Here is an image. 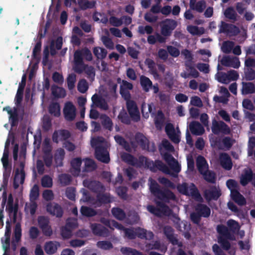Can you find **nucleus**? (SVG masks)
Listing matches in <instances>:
<instances>
[{"label":"nucleus","mask_w":255,"mask_h":255,"mask_svg":"<svg viewBox=\"0 0 255 255\" xmlns=\"http://www.w3.org/2000/svg\"><path fill=\"white\" fill-rule=\"evenodd\" d=\"M151 193L159 201H156L157 207L150 205L148 207V211L157 217H161L162 214L170 215L172 210L166 204L170 201H176L175 194L170 189L165 187H161L157 182L151 179L149 185Z\"/></svg>","instance_id":"1"},{"label":"nucleus","mask_w":255,"mask_h":255,"mask_svg":"<svg viewBox=\"0 0 255 255\" xmlns=\"http://www.w3.org/2000/svg\"><path fill=\"white\" fill-rule=\"evenodd\" d=\"M228 227L220 224L217 226V232L220 235L218 239V242L220 244L222 248L226 251L231 249V244L228 241L234 240V234L236 233L240 229V226L238 222L233 219L229 220L227 223Z\"/></svg>","instance_id":"2"},{"label":"nucleus","mask_w":255,"mask_h":255,"mask_svg":"<svg viewBox=\"0 0 255 255\" xmlns=\"http://www.w3.org/2000/svg\"><path fill=\"white\" fill-rule=\"evenodd\" d=\"M145 166L153 172H156L157 170H160L166 174H170L168 167L160 160H155L153 161L147 158Z\"/></svg>","instance_id":"3"},{"label":"nucleus","mask_w":255,"mask_h":255,"mask_svg":"<svg viewBox=\"0 0 255 255\" xmlns=\"http://www.w3.org/2000/svg\"><path fill=\"white\" fill-rule=\"evenodd\" d=\"M211 130L216 135L220 133L228 134L231 132L230 128L225 123L221 121H218L215 118L212 121Z\"/></svg>","instance_id":"4"},{"label":"nucleus","mask_w":255,"mask_h":255,"mask_svg":"<svg viewBox=\"0 0 255 255\" xmlns=\"http://www.w3.org/2000/svg\"><path fill=\"white\" fill-rule=\"evenodd\" d=\"M127 111L131 120L134 122H138L140 120V115L136 103L133 101L126 102Z\"/></svg>","instance_id":"5"},{"label":"nucleus","mask_w":255,"mask_h":255,"mask_svg":"<svg viewBox=\"0 0 255 255\" xmlns=\"http://www.w3.org/2000/svg\"><path fill=\"white\" fill-rule=\"evenodd\" d=\"M65 119L68 122L73 121L76 116V108L72 102L68 101L65 103L63 110Z\"/></svg>","instance_id":"6"},{"label":"nucleus","mask_w":255,"mask_h":255,"mask_svg":"<svg viewBox=\"0 0 255 255\" xmlns=\"http://www.w3.org/2000/svg\"><path fill=\"white\" fill-rule=\"evenodd\" d=\"M176 21L172 19H166L161 27V34L165 37L170 36L172 31L176 27Z\"/></svg>","instance_id":"7"},{"label":"nucleus","mask_w":255,"mask_h":255,"mask_svg":"<svg viewBox=\"0 0 255 255\" xmlns=\"http://www.w3.org/2000/svg\"><path fill=\"white\" fill-rule=\"evenodd\" d=\"M221 195V190L216 186H211L209 189H206L204 191V197L208 202L212 200H218Z\"/></svg>","instance_id":"8"},{"label":"nucleus","mask_w":255,"mask_h":255,"mask_svg":"<svg viewBox=\"0 0 255 255\" xmlns=\"http://www.w3.org/2000/svg\"><path fill=\"white\" fill-rule=\"evenodd\" d=\"M74 70L77 73H81L85 69L82 50H77L74 54Z\"/></svg>","instance_id":"9"},{"label":"nucleus","mask_w":255,"mask_h":255,"mask_svg":"<svg viewBox=\"0 0 255 255\" xmlns=\"http://www.w3.org/2000/svg\"><path fill=\"white\" fill-rule=\"evenodd\" d=\"M95 154L96 158L99 161L104 163H108L110 162L109 153L107 148L102 145L96 147Z\"/></svg>","instance_id":"10"},{"label":"nucleus","mask_w":255,"mask_h":255,"mask_svg":"<svg viewBox=\"0 0 255 255\" xmlns=\"http://www.w3.org/2000/svg\"><path fill=\"white\" fill-rule=\"evenodd\" d=\"M84 187L88 188L93 192L98 194L103 192L105 190L103 185L99 181L85 179L83 182Z\"/></svg>","instance_id":"11"},{"label":"nucleus","mask_w":255,"mask_h":255,"mask_svg":"<svg viewBox=\"0 0 255 255\" xmlns=\"http://www.w3.org/2000/svg\"><path fill=\"white\" fill-rule=\"evenodd\" d=\"M240 31L239 27L234 24L231 23H227L224 21H221V25L220 27L219 32L227 33L231 35L236 36L237 35Z\"/></svg>","instance_id":"12"},{"label":"nucleus","mask_w":255,"mask_h":255,"mask_svg":"<svg viewBox=\"0 0 255 255\" xmlns=\"http://www.w3.org/2000/svg\"><path fill=\"white\" fill-rule=\"evenodd\" d=\"M113 201L109 193L100 192L97 194L96 199L92 202L95 207H100L102 205L107 204Z\"/></svg>","instance_id":"13"},{"label":"nucleus","mask_w":255,"mask_h":255,"mask_svg":"<svg viewBox=\"0 0 255 255\" xmlns=\"http://www.w3.org/2000/svg\"><path fill=\"white\" fill-rule=\"evenodd\" d=\"M71 133L67 129L55 130L52 134V139L54 143H58L59 141H67L71 137Z\"/></svg>","instance_id":"14"},{"label":"nucleus","mask_w":255,"mask_h":255,"mask_svg":"<svg viewBox=\"0 0 255 255\" xmlns=\"http://www.w3.org/2000/svg\"><path fill=\"white\" fill-rule=\"evenodd\" d=\"M90 228L94 235L103 237H108L110 236L109 230L100 224L92 223Z\"/></svg>","instance_id":"15"},{"label":"nucleus","mask_w":255,"mask_h":255,"mask_svg":"<svg viewBox=\"0 0 255 255\" xmlns=\"http://www.w3.org/2000/svg\"><path fill=\"white\" fill-rule=\"evenodd\" d=\"M47 211L51 215L57 218H61L63 214V210L60 205L56 203H48L46 206Z\"/></svg>","instance_id":"16"},{"label":"nucleus","mask_w":255,"mask_h":255,"mask_svg":"<svg viewBox=\"0 0 255 255\" xmlns=\"http://www.w3.org/2000/svg\"><path fill=\"white\" fill-rule=\"evenodd\" d=\"M134 139L136 142L143 150H149V140L143 133L140 132H136L134 136Z\"/></svg>","instance_id":"17"},{"label":"nucleus","mask_w":255,"mask_h":255,"mask_svg":"<svg viewBox=\"0 0 255 255\" xmlns=\"http://www.w3.org/2000/svg\"><path fill=\"white\" fill-rule=\"evenodd\" d=\"M60 247V244L58 242L50 241L45 243L44 250L47 255H51L55 254Z\"/></svg>","instance_id":"18"},{"label":"nucleus","mask_w":255,"mask_h":255,"mask_svg":"<svg viewBox=\"0 0 255 255\" xmlns=\"http://www.w3.org/2000/svg\"><path fill=\"white\" fill-rule=\"evenodd\" d=\"M163 233L168 240L173 245H177L178 244V239L174 235V230L169 226H165L163 228Z\"/></svg>","instance_id":"19"},{"label":"nucleus","mask_w":255,"mask_h":255,"mask_svg":"<svg viewBox=\"0 0 255 255\" xmlns=\"http://www.w3.org/2000/svg\"><path fill=\"white\" fill-rule=\"evenodd\" d=\"M195 211L203 218H208L211 214L210 208L204 204H197L195 207Z\"/></svg>","instance_id":"20"},{"label":"nucleus","mask_w":255,"mask_h":255,"mask_svg":"<svg viewBox=\"0 0 255 255\" xmlns=\"http://www.w3.org/2000/svg\"><path fill=\"white\" fill-rule=\"evenodd\" d=\"M136 237L141 239L151 240L153 238L154 234L151 231H147L146 230L138 227L135 228Z\"/></svg>","instance_id":"21"},{"label":"nucleus","mask_w":255,"mask_h":255,"mask_svg":"<svg viewBox=\"0 0 255 255\" xmlns=\"http://www.w3.org/2000/svg\"><path fill=\"white\" fill-rule=\"evenodd\" d=\"M220 162L222 166L225 169L229 170L232 169L233 163L230 156L227 153H222L220 155Z\"/></svg>","instance_id":"22"},{"label":"nucleus","mask_w":255,"mask_h":255,"mask_svg":"<svg viewBox=\"0 0 255 255\" xmlns=\"http://www.w3.org/2000/svg\"><path fill=\"white\" fill-rule=\"evenodd\" d=\"M191 133L196 135H202L204 132V128L197 121H193L190 123L189 126Z\"/></svg>","instance_id":"23"},{"label":"nucleus","mask_w":255,"mask_h":255,"mask_svg":"<svg viewBox=\"0 0 255 255\" xmlns=\"http://www.w3.org/2000/svg\"><path fill=\"white\" fill-rule=\"evenodd\" d=\"M253 172L251 169H245L244 173L240 178V183L243 186H246L253 179Z\"/></svg>","instance_id":"24"},{"label":"nucleus","mask_w":255,"mask_h":255,"mask_svg":"<svg viewBox=\"0 0 255 255\" xmlns=\"http://www.w3.org/2000/svg\"><path fill=\"white\" fill-rule=\"evenodd\" d=\"M225 17L231 22H235L238 20V14L232 6H229L226 8L224 12Z\"/></svg>","instance_id":"25"},{"label":"nucleus","mask_w":255,"mask_h":255,"mask_svg":"<svg viewBox=\"0 0 255 255\" xmlns=\"http://www.w3.org/2000/svg\"><path fill=\"white\" fill-rule=\"evenodd\" d=\"M231 197L232 199L239 205L243 206L246 204V199L238 190L232 191Z\"/></svg>","instance_id":"26"},{"label":"nucleus","mask_w":255,"mask_h":255,"mask_svg":"<svg viewBox=\"0 0 255 255\" xmlns=\"http://www.w3.org/2000/svg\"><path fill=\"white\" fill-rule=\"evenodd\" d=\"M100 118L103 128L106 129L111 131L113 129V123L110 118L106 114L101 115Z\"/></svg>","instance_id":"27"},{"label":"nucleus","mask_w":255,"mask_h":255,"mask_svg":"<svg viewBox=\"0 0 255 255\" xmlns=\"http://www.w3.org/2000/svg\"><path fill=\"white\" fill-rule=\"evenodd\" d=\"M207 165L205 158L202 155H199L196 159V166L200 174L207 170Z\"/></svg>","instance_id":"28"},{"label":"nucleus","mask_w":255,"mask_h":255,"mask_svg":"<svg viewBox=\"0 0 255 255\" xmlns=\"http://www.w3.org/2000/svg\"><path fill=\"white\" fill-rule=\"evenodd\" d=\"M48 112L50 114L55 117H59L60 116V106L57 102H52L48 107Z\"/></svg>","instance_id":"29"},{"label":"nucleus","mask_w":255,"mask_h":255,"mask_svg":"<svg viewBox=\"0 0 255 255\" xmlns=\"http://www.w3.org/2000/svg\"><path fill=\"white\" fill-rule=\"evenodd\" d=\"M51 90L52 95L55 98H64L66 96V91L63 88L53 85Z\"/></svg>","instance_id":"30"},{"label":"nucleus","mask_w":255,"mask_h":255,"mask_svg":"<svg viewBox=\"0 0 255 255\" xmlns=\"http://www.w3.org/2000/svg\"><path fill=\"white\" fill-rule=\"evenodd\" d=\"M121 157L124 162L129 165L132 166H136V165H137V158L131 154L126 152L124 153L122 155Z\"/></svg>","instance_id":"31"},{"label":"nucleus","mask_w":255,"mask_h":255,"mask_svg":"<svg viewBox=\"0 0 255 255\" xmlns=\"http://www.w3.org/2000/svg\"><path fill=\"white\" fill-rule=\"evenodd\" d=\"M116 142L122 146L126 151L130 152L131 150L129 143L121 135H116L114 136Z\"/></svg>","instance_id":"32"},{"label":"nucleus","mask_w":255,"mask_h":255,"mask_svg":"<svg viewBox=\"0 0 255 255\" xmlns=\"http://www.w3.org/2000/svg\"><path fill=\"white\" fill-rule=\"evenodd\" d=\"M140 83L143 90L145 92H149L152 86V82L149 78L143 75L140 78Z\"/></svg>","instance_id":"33"},{"label":"nucleus","mask_w":255,"mask_h":255,"mask_svg":"<svg viewBox=\"0 0 255 255\" xmlns=\"http://www.w3.org/2000/svg\"><path fill=\"white\" fill-rule=\"evenodd\" d=\"M6 211L8 212L9 217L12 218L13 222H15L18 212V204L7 205Z\"/></svg>","instance_id":"34"},{"label":"nucleus","mask_w":255,"mask_h":255,"mask_svg":"<svg viewBox=\"0 0 255 255\" xmlns=\"http://www.w3.org/2000/svg\"><path fill=\"white\" fill-rule=\"evenodd\" d=\"M203 176L204 179L208 182L211 183H215L216 182V174L214 171L206 170L202 173H201Z\"/></svg>","instance_id":"35"},{"label":"nucleus","mask_w":255,"mask_h":255,"mask_svg":"<svg viewBox=\"0 0 255 255\" xmlns=\"http://www.w3.org/2000/svg\"><path fill=\"white\" fill-rule=\"evenodd\" d=\"M9 121L11 128L17 126L18 124V114L17 108H13V113L9 115Z\"/></svg>","instance_id":"36"},{"label":"nucleus","mask_w":255,"mask_h":255,"mask_svg":"<svg viewBox=\"0 0 255 255\" xmlns=\"http://www.w3.org/2000/svg\"><path fill=\"white\" fill-rule=\"evenodd\" d=\"M112 213L114 217L119 220H124L126 217L125 211L120 208L114 207L112 209Z\"/></svg>","instance_id":"37"},{"label":"nucleus","mask_w":255,"mask_h":255,"mask_svg":"<svg viewBox=\"0 0 255 255\" xmlns=\"http://www.w3.org/2000/svg\"><path fill=\"white\" fill-rule=\"evenodd\" d=\"M81 214L86 217H92L97 215L95 210L87 206H82L80 209Z\"/></svg>","instance_id":"38"},{"label":"nucleus","mask_w":255,"mask_h":255,"mask_svg":"<svg viewBox=\"0 0 255 255\" xmlns=\"http://www.w3.org/2000/svg\"><path fill=\"white\" fill-rule=\"evenodd\" d=\"M189 196L194 198L197 201L202 200V197L194 184L191 183L189 187Z\"/></svg>","instance_id":"39"},{"label":"nucleus","mask_w":255,"mask_h":255,"mask_svg":"<svg viewBox=\"0 0 255 255\" xmlns=\"http://www.w3.org/2000/svg\"><path fill=\"white\" fill-rule=\"evenodd\" d=\"M65 152L64 149L59 148L56 150L54 159L56 163H59V166H62V161L64 158Z\"/></svg>","instance_id":"40"},{"label":"nucleus","mask_w":255,"mask_h":255,"mask_svg":"<svg viewBox=\"0 0 255 255\" xmlns=\"http://www.w3.org/2000/svg\"><path fill=\"white\" fill-rule=\"evenodd\" d=\"M51 151V149L44 151L43 159L46 166L47 167H50L52 163L53 156Z\"/></svg>","instance_id":"41"},{"label":"nucleus","mask_w":255,"mask_h":255,"mask_svg":"<svg viewBox=\"0 0 255 255\" xmlns=\"http://www.w3.org/2000/svg\"><path fill=\"white\" fill-rule=\"evenodd\" d=\"M93 53L98 59H103L107 55V51L104 48L96 47L93 49Z\"/></svg>","instance_id":"42"},{"label":"nucleus","mask_w":255,"mask_h":255,"mask_svg":"<svg viewBox=\"0 0 255 255\" xmlns=\"http://www.w3.org/2000/svg\"><path fill=\"white\" fill-rule=\"evenodd\" d=\"M84 162L85 166L83 170L84 171H93L94 170H95L97 168V165L93 159L90 158H86Z\"/></svg>","instance_id":"43"},{"label":"nucleus","mask_w":255,"mask_h":255,"mask_svg":"<svg viewBox=\"0 0 255 255\" xmlns=\"http://www.w3.org/2000/svg\"><path fill=\"white\" fill-rule=\"evenodd\" d=\"M148 112H145L144 110L146 108V105L145 103H143L141 105V111L142 113V116L145 119H147L149 118V113H150L151 115H154L155 113L154 112H152V107L153 104H148Z\"/></svg>","instance_id":"44"},{"label":"nucleus","mask_w":255,"mask_h":255,"mask_svg":"<svg viewBox=\"0 0 255 255\" xmlns=\"http://www.w3.org/2000/svg\"><path fill=\"white\" fill-rule=\"evenodd\" d=\"M243 93L244 94H249L255 92V86L253 83H243Z\"/></svg>","instance_id":"45"},{"label":"nucleus","mask_w":255,"mask_h":255,"mask_svg":"<svg viewBox=\"0 0 255 255\" xmlns=\"http://www.w3.org/2000/svg\"><path fill=\"white\" fill-rule=\"evenodd\" d=\"M121 252L124 255H143L141 252L129 247H123Z\"/></svg>","instance_id":"46"},{"label":"nucleus","mask_w":255,"mask_h":255,"mask_svg":"<svg viewBox=\"0 0 255 255\" xmlns=\"http://www.w3.org/2000/svg\"><path fill=\"white\" fill-rule=\"evenodd\" d=\"M59 180L62 186H65L71 183L72 177L68 174H61L59 176Z\"/></svg>","instance_id":"47"},{"label":"nucleus","mask_w":255,"mask_h":255,"mask_svg":"<svg viewBox=\"0 0 255 255\" xmlns=\"http://www.w3.org/2000/svg\"><path fill=\"white\" fill-rule=\"evenodd\" d=\"M118 118L122 123L128 125H130L132 121L130 116L128 115L127 113L124 111L121 112L119 113Z\"/></svg>","instance_id":"48"},{"label":"nucleus","mask_w":255,"mask_h":255,"mask_svg":"<svg viewBox=\"0 0 255 255\" xmlns=\"http://www.w3.org/2000/svg\"><path fill=\"white\" fill-rule=\"evenodd\" d=\"M88 88V84L85 79H83L79 81L77 85V89L79 92L84 94L87 92Z\"/></svg>","instance_id":"49"},{"label":"nucleus","mask_w":255,"mask_h":255,"mask_svg":"<svg viewBox=\"0 0 255 255\" xmlns=\"http://www.w3.org/2000/svg\"><path fill=\"white\" fill-rule=\"evenodd\" d=\"M185 66L188 71H190L191 76L193 78H197L199 76V73L193 65L192 62H186Z\"/></svg>","instance_id":"50"},{"label":"nucleus","mask_w":255,"mask_h":255,"mask_svg":"<svg viewBox=\"0 0 255 255\" xmlns=\"http://www.w3.org/2000/svg\"><path fill=\"white\" fill-rule=\"evenodd\" d=\"M164 115L161 110H158L154 119V123L156 127L161 126L164 120Z\"/></svg>","instance_id":"51"},{"label":"nucleus","mask_w":255,"mask_h":255,"mask_svg":"<svg viewBox=\"0 0 255 255\" xmlns=\"http://www.w3.org/2000/svg\"><path fill=\"white\" fill-rule=\"evenodd\" d=\"M52 127L51 119L48 116L44 117L42 128L45 131H48Z\"/></svg>","instance_id":"52"},{"label":"nucleus","mask_w":255,"mask_h":255,"mask_svg":"<svg viewBox=\"0 0 255 255\" xmlns=\"http://www.w3.org/2000/svg\"><path fill=\"white\" fill-rule=\"evenodd\" d=\"M76 76L74 74H69L67 78V83L68 88L70 90L74 89L75 86V82L76 80Z\"/></svg>","instance_id":"53"},{"label":"nucleus","mask_w":255,"mask_h":255,"mask_svg":"<svg viewBox=\"0 0 255 255\" xmlns=\"http://www.w3.org/2000/svg\"><path fill=\"white\" fill-rule=\"evenodd\" d=\"M41 185L45 188H50L52 186V179L47 175L43 176L41 179Z\"/></svg>","instance_id":"54"},{"label":"nucleus","mask_w":255,"mask_h":255,"mask_svg":"<svg viewBox=\"0 0 255 255\" xmlns=\"http://www.w3.org/2000/svg\"><path fill=\"white\" fill-rule=\"evenodd\" d=\"M234 42L230 41H225L223 43L222 50L225 53H230L234 47Z\"/></svg>","instance_id":"55"},{"label":"nucleus","mask_w":255,"mask_h":255,"mask_svg":"<svg viewBox=\"0 0 255 255\" xmlns=\"http://www.w3.org/2000/svg\"><path fill=\"white\" fill-rule=\"evenodd\" d=\"M39 187L37 184H34L30 190V200H36L39 195Z\"/></svg>","instance_id":"56"},{"label":"nucleus","mask_w":255,"mask_h":255,"mask_svg":"<svg viewBox=\"0 0 255 255\" xmlns=\"http://www.w3.org/2000/svg\"><path fill=\"white\" fill-rule=\"evenodd\" d=\"M81 5V8L83 10H85L88 8H93L96 6V1L85 0L83 2H79Z\"/></svg>","instance_id":"57"},{"label":"nucleus","mask_w":255,"mask_h":255,"mask_svg":"<svg viewBox=\"0 0 255 255\" xmlns=\"http://www.w3.org/2000/svg\"><path fill=\"white\" fill-rule=\"evenodd\" d=\"M72 231L73 230L65 226L61 229V235L64 239H69L72 236Z\"/></svg>","instance_id":"58"},{"label":"nucleus","mask_w":255,"mask_h":255,"mask_svg":"<svg viewBox=\"0 0 255 255\" xmlns=\"http://www.w3.org/2000/svg\"><path fill=\"white\" fill-rule=\"evenodd\" d=\"M97 246L99 248L104 250H109L113 247L112 244L107 241H99L97 242Z\"/></svg>","instance_id":"59"},{"label":"nucleus","mask_w":255,"mask_h":255,"mask_svg":"<svg viewBox=\"0 0 255 255\" xmlns=\"http://www.w3.org/2000/svg\"><path fill=\"white\" fill-rule=\"evenodd\" d=\"M153 29L152 27L150 25H146L145 26H139L138 27V32L140 34H144L145 33H146L148 34H150L153 32Z\"/></svg>","instance_id":"60"},{"label":"nucleus","mask_w":255,"mask_h":255,"mask_svg":"<svg viewBox=\"0 0 255 255\" xmlns=\"http://www.w3.org/2000/svg\"><path fill=\"white\" fill-rule=\"evenodd\" d=\"M179 192L185 195L189 196V186L187 183H183L177 186Z\"/></svg>","instance_id":"61"},{"label":"nucleus","mask_w":255,"mask_h":255,"mask_svg":"<svg viewBox=\"0 0 255 255\" xmlns=\"http://www.w3.org/2000/svg\"><path fill=\"white\" fill-rule=\"evenodd\" d=\"M102 40L104 45L110 49L114 48V43L112 40L107 36H103L102 38Z\"/></svg>","instance_id":"62"},{"label":"nucleus","mask_w":255,"mask_h":255,"mask_svg":"<svg viewBox=\"0 0 255 255\" xmlns=\"http://www.w3.org/2000/svg\"><path fill=\"white\" fill-rule=\"evenodd\" d=\"M38 224L40 229L49 224V219L45 216H41L38 218Z\"/></svg>","instance_id":"63"},{"label":"nucleus","mask_w":255,"mask_h":255,"mask_svg":"<svg viewBox=\"0 0 255 255\" xmlns=\"http://www.w3.org/2000/svg\"><path fill=\"white\" fill-rule=\"evenodd\" d=\"M245 78L248 81H252L255 79V71L252 68L248 69L245 72Z\"/></svg>","instance_id":"64"}]
</instances>
